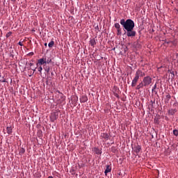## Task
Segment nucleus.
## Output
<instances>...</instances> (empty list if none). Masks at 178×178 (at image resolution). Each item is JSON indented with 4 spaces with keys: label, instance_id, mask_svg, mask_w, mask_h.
Wrapping results in <instances>:
<instances>
[{
    "label": "nucleus",
    "instance_id": "nucleus-6",
    "mask_svg": "<svg viewBox=\"0 0 178 178\" xmlns=\"http://www.w3.org/2000/svg\"><path fill=\"white\" fill-rule=\"evenodd\" d=\"M134 152H136V154L140 153V152L141 151V146H140L138 145L134 146Z\"/></svg>",
    "mask_w": 178,
    "mask_h": 178
},
{
    "label": "nucleus",
    "instance_id": "nucleus-14",
    "mask_svg": "<svg viewBox=\"0 0 178 178\" xmlns=\"http://www.w3.org/2000/svg\"><path fill=\"white\" fill-rule=\"evenodd\" d=\"M6 130L8 134H12V127H7Z\"/></svg>",
    "mask_w": 178,
    "mask_h": 178
},
{
    "label": "nucleus",
    "instance_id": "nucleus-27",
    "mask_svg": "<svg viewBox=\"0 0 178 178\" xmlns=\"http://www.w3.org/2000/svg\"><path fill=\"white\" fill-rule=\"evenodd\" d=\"M128 50H129V49L127 48V47H126L124 49V52H126V51H128Z\"/></svg>",
    "mask_w": 178,
    "mask_h": 178
},
{
    "label": "nucleus",
    "instance_id": "nucleus-5",
    "mask_svg": "<svg viewBox=\"0 0 178 178\" xmlns=\"http://www.w3.org/2000/svg\"><path fill=\"white\" fill-rule=\"evenodd\" d=\"M102 138L104 139L105 141H107V140H109V134L107 133H102L101 134Z\"/></svg>",
    "mask_w": 178,
    "mask_h": 178
},
{
    "label": "nucleus",
    "instance_id": "nucleus-2",
    "mask_svg": "<svg viewBox=\"0 0 178 178\" xmlns=\"http://www.w3.org/2000/svg\"><path fill=\"white\" fill-rule=\"evenodd\" d=\"M143 83L144 84V87H147V86H149V84L152 83V78L149 76H145L143 80Z\"/></svg>",
    "mask_w": 178,
    "mask_h": 178
},
{
    "label": "nucleus",
    "instance_id": "nucleus-24",
    "mask_svg": "<svg viewBox=\"0 0 178 178\" xmlns=\"http://www.w3.org/2000/svg\"><path fill=\"white\" fill-rule=\"evenodd\" d=\"M38 72H40L41 73V72H42V67H41V65L38 67Z\"/></svg>",
    "mask_w": 178,
    "mask_h": 178
},
{
    "label": "nucleus",
    "instance_id": "nucleus-7",
    "mask_svg": "<svg viewBox=\"0 0 178 178\" xmlns=\"http://www.w3.org/2000/svg\"><path fill=\"white\" fill-rule=\"evenodd\" d=\"M136 74H137L139 77H144V76H145V73L141 71V70H138L136 72Z\"/></svg>",
    "mask_w": 178,
    "mask_h": 178
},
{
    "label": "nucleus",
    "instance_id": "nucleus-30",
    "mask_svg": "<svg viewBox=\"0 0 178 178\" xmlns=\"http://www.w3.org/2000/svg\"><path fill=\"white\" fill-rule=\"evenodd\" d=\"M33 63H30V66H33Z\"/></svg>",
    "mask_w": 178,
    "mask_h": 178
},
{
    "label": "nucleus",
    "instance_id": "nucleus-16",
    "mask_svg": "<svg viewBox=\"0 0 178 178\" xmlns=\"http://www.w3.org/2000/svg\"><path fill=\"white\" fill-rule=\"evenodd\" d=\"M24 152H26V149H24V148L22 147L19 149V155H23V154H24Z\"/></svg>",
    "mask_w": 178,
    "mask_h": 178
},
{
    "label": "nucleus",
    "instance_id": "nucleus-19",
    "mask_svg": "<svg viewBox=\"0 0 178 178\" xmlns=\"http://www.w3.org/2000/svg\"><path fill=\"white\" fill-rule=\"evenodd\" d=\"M117 34H118V35H122V29L121 28L117 29Z\"/></svg>",
    "mask_w": 178,
    "mask_h": 178
},
{
    "label": "nucleus",
    "instance_id": "nucleus-18",
    "mask_svg": "<svg viewBox=\"0 0 178 178\" xmlns=\"http://www.w3.org/2000/svg\"><path fill=\"white\" fill-rule=\"evenodd\" d=\"M43 69L47 72V73H49L50 68L49 67H45V65L43 66Z\"/></svg>",
    "mask_w": 178,
    "mask_h": 178
},
{
    "label": "nucleus",
    "instance_id": "nucleus-4",
    "mask_svg": "<svg viewBox=\"0 0 178 178\" xmlns=\"http://www.w3.org/2000/svg\"><path fill=\"white\" fill-rule=\"evenodd\" d=\"M45 65V58H42L38 60L37 66H42Z\"/></svg>",
    "mask_w": 178,
    "mask_h": 178
},
{
    "label": "nucleus",
    "instance_id": "nucleus-3",
    "mask_svg": "<svg viewBox=\"0 0 178 178\" xmlns=\"http://www.w3.org/2000/svg\"><path fill=\"white\" fill-rule=\"evenodd\" d=\"M138 79H140V76L136 74L135 77L132 80V83H131L132 87H136V86L137 84V81H138Z\"/></svg>",
    "mask_w": 178,
    "mask_h": 178
},
{
    "label": "nucleus",
    "instance_id": "nucleus-32",
    "mask_svg": "<svg viewBox=\"0 0 178 178\" xmlns=\"http://www.w3.org/2000/svg\"><path fill=\"white\" fill-rule=\"evenodd\" d=\"M48 178H54V177H52V176H49Z\"/></svg>",
    "mask_w": 178,
    "mask_h": 178
},
{
    "label": "nucleus",
    "instance_id": "nucleus-31",
    "mask_svg": "<svg viewBox=\"0 0 178 178\" xmlns=\"http://www.w3.org/2000/svg\"><path fill=\"white\" fill-rule=\"evenodd\" d=\"M156 88V85H154V89Z\"/></svg>",
    "mask_w": 178,
    "mask_h": 178
},
{
    "label": "nucleus",
    "instance_id": "nucleus-35",
    "mask_svg": "<svg viewBox=\"0 0 178 178\" xmlns=\"http://www.w3.org/2000/svg\"><path fill=\"white\" fill-rule=\"evenodd\" d=\"M13 2H15V1H16V0H11Z\"/></svg>",
    "mask_w": 178,
    "mask_h": 178
},
{
    "label": "nucleus",
    "instance_id": "nucleus-13",
    "mask_svg": "<svg viewBox=\"0 0 178 178\" xmlns=\"http://www.w3.org/2000/svg\"><path fill=\"white\" fill-rule=\"evenodd\" d=\"M90 44L91 45V47H94V45H95L97 44V42H95V39L90 40Z\"/></svg>",
    "mask_w": 178,
    "mask_h": 178
},
{
    "label": "nucleus",
    "instance_id": "nucleus-1",
    "mask_svg": "<svg viewBox=\"0 0 178 178\" xmlns=\"http://www.w3.org/2000/svg\"><path fill=\"white\" fill-rule=\"evenodd\" d=\"M120 24L124 27V30H126L124 34H127V37H136L137 33L134 31V21L132 19H128L124 20V19H122L120 22Z\"/></svg>",
    "mask_w": 178,
    "mask_h": 178
},
{
    "label": "nucleus",
    "instance_id": "nucleus-22",
    "mask_svg": "<svg viewBox=\"0 0 178 178\" xmlns=\"http://www.w3.org/2000/svg\"><path fill=\"white\" fill-rule=\"evenodd\" d=\"M51 118H53V122L54 120H56V119H58V116H56V115H52Z\"/></svg>",
    "mask_w": 178,
    "mask_h": 178
},
{
    "label": "nucleus",
    "instance_id": "nucleus-17",
    "mask_svg": "<svg viewBox=\"0 0 178 178\" xmlns=\"http://www.w3.org/2000/svg\"><path fill=\"white\" fill-rule=\"evenodd\" d=\"M44 62H45V65L47 64H49L51 63V62H52V60L51 59H47V58H44Z\"/></svg>",
    "mask_w": 178,
    "mask_h": 178
},
{
    "label": "nucleus",
    "instance_id": "nucleus-11",
    "mask_svg": "<svg viewBox=\"0 0 178 178\" xmlns=\"http://www.w3.org/2000/svg\"><path fill=\"white\" fill-rule=\"evenodd\" d=\"M94 152H95V154H97V155H101V154H102V152L97 147L94 148Z\"/></svg>",
    "mask_w": 178,
    "mask_h": 178
},
{
    "label": "nucleus",
    "instance_id": "nucleus-10",
    "mask_svg": "<svg viewBox=\"0 0 178 178\" xmlns=\"http://www.w3.org/2000/svg\"><path fill=\"white\" fill-rule=\"evenodd\" d=\"M176 112H177V109H170L169 111H168V114L169 115H175V113H176Z\"/></svg>",
    "mask_w": 178,
    "mask_h": 178
},
{
    "label": "nucleus",
    "instance_id": "nucleus-34",
    "mask_svg": "<svg viewBox=\"0 0 178 178\" xmlns=\"http://www.w3.org/2000/svg\"><path fill=\"white\" fill-rule=\"evenodd\" d=\"M47 43H44V46H46V47H47Z\"/></svg>",
    "mask_w": 178,
    "mask_h": 178
},
{
    "label": "nucleus",
    "instance_id": "nucleus-25",
    "mask_svg": "<svg viewBox=\"0 0 178 178\" xmlns=\"http://www.w3.org/2000/svg\"><path fill=\"white\" fill-rule=\"evenodd\" d=\"M18 44L20 45V47H23V42L21 40L18 42Z\"/></svg>",
    "mask_w": 178,
    "mask_h": 178
},
{
    "label": "nucleus",
    "instance_id": "nucleus-21",
    "mask_svg": "<svg viewBox=\"0 0 178 178\" xmlns=\"http://www.w3.org/2000/svg\"><path fill=\"white\" fill-rule=\"evenodd\" d=\"M173 134H174V136H176V137H177V136H178V130L177 129H174L173 130Z\"/></svg>",
    "mask_w": 178,
    "mask_h": 178
},
{
    "label": "nucleus",
    "instance_id": "nucleus-29",
    "mask_svg": "<svg viewBox=\"0 0 178 178\" xmlns=\"http://www.w3.org/2000/svg\"><path fill=\"white\" fill-rule=\"evenodd\" d=\"M29 55L33 56V55H34V53H33V52H31V53L29 54Z\"/></svg>",
    "mask_w": 178,
    "mask_h": 178
},
{
    "label": "nucleus",
    "instance_id": "nucleus-12",
    "mask_svg": "<svg viewBox=\"0 0 178 178\" xmlns=\"http://www.w3.org/2000/svg\"><path fill=\"white\" fill-rule=\"evenodd\" d=\"M144 87V83L141 82L136 86V90H140Z\"/></svg>",
    "mask_w": 178,
    "mask_h": 178
},
{
    "label": "nucleus",
    "instance_id": "nucleus-20",
    "mask_svg": "<svg viewBox=\"0 0 178 178\" xmlns=\"http://www.w3.org/2000/svg\"><path fill=\"white\" fill-rule=\"evenodd\" d=\"M114 26L115 29H117V30L120 29V24H119V23H115Z\"/></svg>",
    "mask_w": 178,
    "mask_h": 178
},
{
    "label": "nucleus",
    "instance_id": "nucleus-36",
    "mask_svg": "<svg viewBox=\"0 0 178 178\" xmlns=\"http://www.w3.org/2000/svg\"><path fill=\"white\" fill-rule=\"evenodd\" d=\"M0 77H1V75H0Z\"/></svg>",
    "mask_w": 178,
    "mask_h": 178
},
{
    "label": "nucleus",
    "instance_id": "nucleus-9",
    "mask_svg": "<svg viewBox=\"0 0 178 178\" xmlns=\"http://www.w3.org/2000/svg\"><path fill=\"white\" fill-rule=\"evenodd\" d=\"M80 101L81 103L87 102V101H88V98L87 97V96H82L80 99Z\"/></svg>",
    "mask_w": 178,
    "mask_h": 178
},
{
    "label": "nucleus",
    "instance_id": "nucleus-15",
    "mask_svg": "<svg viewBox=\"0 0 178 178\" xmlns=\"http://www.w3.org/2000/svg\"><path fill=\"white\" fill-rule=\"evenodd\" d=\"M54 44H55V42H54V40H51V41L48 44L49 48H52V47H54Z\"/></svg>",
    "mask_w": 178,
    "mask_h": 178
},
{
    "label": "nucleus",
    "instance_id": "nucleus-33",
    "mask_svg": "<svg viewBox=\"0 0 178 178\" xmlns=\"http://www.w3.org/2000/svg\"><path fill=\"white\" fill-rule=\"evenodd\" d=\"M10 56H11L12 58H13L14 56H13V54H11Z\"/></svg>",
    "mask_w": 178,
    "mask_h": 178
},
{
    "label": "nucleus",
    "instance_id": "nucleus-26",
    "mask_svg": "<svg viewBox=\"0 0 178 178\" xmlns=\"http://www.w3.org/2000/svg\"><path fill=\"white\" fill-rule=\"evenodd\" d=\"M165 97H166L167 99H170V98H172L170 95H167Z\"/></svg>",
    "mask_w": 178,
    "mask_h": 178
},
{
    "label": "nucleus",
    "instance_id": "nucleus-23",
    "mask_svg": "<svg viewBox=\"0 0 178 178\" xmlns=\"http://www.w3.org/2000/svg\"><path fill=\"white\" fill-rule=\"evenodd\" d=\"M10 35H12V32H8V33L6 34L7 38H8V37H10Z\"/></svg>",
    "mask_w": 178,
    "mask_h": 178
},
{
    "label": "nucleus",
    "instance_id": "nucleus-28",
    "mask_svg": "<svg viewBox=\"0 0 178 178\" xmlns=\"http://www.w3.org/2000/svg\"><path fill=\"white\" fill-rule=\"evenodd\" d=\"M0 81H1V83H6V80H5V79L3 80V81H1V80H0Z\"/></svg>",
    "mask_w": 178,
    "mask_h": 178
},
{
    "label": "nucleus",
    "instance_id": "nucleus-8",
    "mask_svg": "<svg viewBox=\"0 0 178 178\" xmlns=\"http://www.w3.org/2000/svg\"><path fill=\"white\" fill-rule=\"evenodd\" d=\"M111 170H112V168L111 167V165H107L106 168L104 171L105 175L106 176L108 173L111 172Z\"/></svg>",
    "mask_w": 178,
    "mask_h": 178
}]
</instances>
